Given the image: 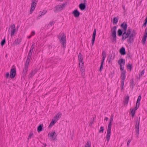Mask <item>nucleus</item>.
Segmentation results:
<instances>
[{"mask_svg":"<svg viewBox=\"0 0 147 147\" xmlns=\"http://www.w3.org/2000/svg\"><path fill=\"white\" fill-rule=\"evenodd\" d=\"M120 26L123 28L122 30L124 31L122 35V40H123L127 38V42H128L130 43H133L134 39L133 38V36H134V33H135V31L134 30H133L132 33H131V29L130 28L128 27L126 31L127 24L126 22H123L121 25Z\"/></svg>","mask_w":147,"mask_h":147,"instance_id":"obj_1","label":"nucleus"},{"mask_svg":"<svg viewBox=\"0 0 147 147\" xmlns=\"http://www.w3.org/2000/svg\"><path fill=\"white\" fill-rule=\"evenodd\" d=\"M103 63H101V65L100 68L99 70L100 71H102V69H103Z\"/></svg>","mask_w":147,"mask_h":147,"instance_id":"obj_40","label":"nucleus"},{"mask_svg":"<svg viewBox=\"0 0 147 147\" xmlns=\"http://www.w3.org/2000/svg\"><path fill=\"white\" fill-rule=\"evenodd\" d=\"M83 2H84V3H84V4H85L86 2V0H84Z\"/></svg>","mask_w":147,"mask_h":147,"instance_id":"obj_58","label":"nucleus"},{"mask_svg":"<svg viewBox=\"0 0 147 147\" xmlns=\"http://www.w3.org/2000/svg\"><path fill=\"white\" fill-rule=\"evenodd\" d=\"M72 14L74 15L76 18L78 17L80 14V13L77 9L74 10L72 12Z\"/></svg>","mask_w":147,"mask_h":147,"instance_id":"obj_11","label":"nucleus"},{"mask_svg":"<svg viewBox=\"0 0 147 147\" xmlns=\"http://www.w3.org/2000/svg\"><path fill=\"white\" fill-rule=\"evenodd\" d=\"M33 135V133L32 132H31L28 136V139H29V138H30L32 137V136Z\"/></svg>","mask_w":147,"mask_h":147,"instance_id":"obj_44","label":"nucleus"},{"mask_svg":"<svg viewBox=\"0 0 147 147\" xmlns=\"http://www.w3.org/2000/svg\"><path fill=\"white\" fill-rule=\"evenodd\" d=\"M47 12L46 10H44L42 12L40 11V13H41L40 15L39 16V17H41L42 15H44Z\"/></svg>","mask_w":147,"mask_h":147,"instance_id":"obj_34","label":"nucleus"},{"mask_svg":"<svg viewBox=\"0 0 147 147\" xmlns=\"http://www.w3.org/2000/svg\"><path fill=\"white\" fill-rule=\"evenodd\" d=\"M125 72L123 71L121 73V91L123 90L124 86V80L125 78Z\"/></svg>","mask_w":147,"mask_h":147,"instance_id":"obj_6","label":"nucleus"},{"mask_svg":"<svg viewBox=\"0 0 147 147\" xmlns=\"http://www.w3.org/2000/svg\"><path fill=\"white\" fill-rule=\"evenodd\" d=\"M80 67L81 69V70H82V69H84V67H83V64H82V65H80Z\"/></svg>","mask_w":147,"mask_h":147,"instance_id":"obj_49","label":"nucleus"},{"mask_svg":"<svg viewBox=\"0 0 147 147\" xmlns=\"http://www.w3.org/2000/svg\"><path fill=\"white\" fill-rule=\"evenodd\" d=\"M130 87L132 88V89L135 85L134 82V80L133 79H131L130 81Z\"/></svg>","mask_w":147,"mask_h":147,"instance_id":"obj_27","label":"nucleus"},{"mask_svg":"<svg viewBox=\"0 0 147 147\" xmlns=\"http://www.w3.org/2000/svg\"><path fill=\"white\" fill-rule=\"evenodd\" d=\"M7 55H5V57H7Z\"/></svg>","mask_w":147,"mask_h":147,"instance_id":"obj_64","label":"nucleus"},{"mask_svg":"<svg viewBox=\"0 0 147 147\" xmlns=\"http://www.w3.org/2000/svg\"><path fill=\"white\" fill-rule=\"evenodd\" d=\"M9 76V72H7L5 74V76L6 77V78H7Z\"/></svg>","mask_w":147,"mask_h":147,"instance_id":"obj_48","label":"nucleus"},{"mask_svg":"<svg viewBox=\"0 0 147 147\" xmlns=\"http://www.w3.org/2000/svg\"><path fill=\"white\" fill-rule=\"evenodd\" d=\"M135 109L134 108H133L132 109H130V111H131L130 113H131V114L132 116L133 117H134V116L135 113L136 111L137 110H135Z\"/></svg>","mask_w":147,"mask_h":147,"instance_id":"obj_25","label":"nucleus"},{"mask_svg":"<svg viewBox=\"0 0 147 147\" xmlns=\"http://www.w3.org/2000/svg\"><path fill=\"white\" fill-rule=\"evenodd\" d=\"M113 115H112L111 116L110 119L109 120V122L108 125V127H111L112 125V122L113 121Z\"/></svg>","mask_w":147,"mask_h":147,"instance_id":"obj_19","label":"nucleus"},{"mask_svg":"<svg viewBox=\"0 0 147 147\" xmlns=\"http://www.w3.org/2000/svg\"><path fill=\"white\" fill-rule=\"evenodd\" d=\"M146 24H147L146 23L144 22V24H143L142 26H146Z\"/></svg>","mask_w":147,"mask_h":147,"instance_id":"obj_56","label":"nucleus"},{"mask_svg":"<svg viewBox=\"0 0 147 147\" xmlns=\"http://www.w3.org/2000/svg\"><path fill=\"white\" fill-rule=\"evenodd\" d=\"M120 69L121 71H123L124 69V65L123 64H120Z\"/></svg>","mask_w":147,"mask_h":147,"instance_id":"obj_43","label":"nucleus"},{"mask_svg":"<svg viewBox=\"0 0 147 147\" xmlns=\"http://www.w3.org/2000/svg\"><path fill=\"white\" fill-rule=\"evenodd\" d=\"M140 117H139V121H138V119L137 120L136 123L135 125V129H136L135 132L136 133V137L137 138L138 137V135L139 134V124H140Z\"/></svg>","mask_w":147,"mask_h":147,"instance_id":"obj_5","label":"nucleus"},{"mask_svg":"<svg viewBox=\"0 0 147 147\" xmlns=\"http://www.w3.org/2000/svg\"><path fill=\"white\" fill-rule=\"evenodd\" d=\"M114 57L115 54H112L110 56V57L109 58V62H110L111 61L113 60L114 59ZM109 57L110 56H109L108 57V58H109Z\"/></svg>","mask_w":147,"mask_h":147,"instance_id":"obj_30","label":"nucleus"},{"mask_svg":"<svg viewBox=\"0 0 147 147\" xmlns=\"http://www.w3.org/2000/svg\"><path fill=\"white\" fill-rule=\"evenodd\" d=\"M79 7L81 10H83L85 9L86 6L84 3H82L79 5Z\"/></svg>","mask_w":147,"mask_h":147,"instance_id":"obj_16","label":"nucleus"},{"mask_svg":"<svg viewBox=\"0 0 147 147\" xmlns=\"http://www.w3.org/2000/svg\"><path fill=\"white\" fill-rule=\"evenodd\" d=\"M10 27V31L11 32V36H13L15 32V25L14 24H12L11 25L9 26Z\"/></svg>","mask_w":147,"mask_h":147,"instance_id":"obj_8","label":"nucleus"},{"mask_svg":"<svg viewBox=\"0 0 147 147\" xmlns=\"http://www.w3.org/2000/svg\"><path fill=\"white\" fill-rule=\"evenodd\" d=\"M34 34H35L34 32L33 31L32 32L31 35H32V36L34 35Z\"/></svg>","mask_w":147,"mask_h":147,"instance_id":"obj_53","label":"nucleus"},{"mask_svg":"<svg viewBox=\"0 0 147 147\" xmlns=\"http://www.w3.org/2000/svg\"><path fill=\"white\" fill-rule=\"evenodd\" d=\"M5 42V38H4L1 41V45L2 46H3L4 45Z\"/></svg>","mask_w":147,"mask_h":147,"instance_id":"obj_39","label":"nucleus"},{"mask_svg":"<svg viewBox=\"0 0 147 147\" xmlns=\"http://www.w3.org/2000/svg\"><path fill=\"white\" fill-rule=\"evenodd\" d=\"M118 62L119 65L120 64H123V65H124L125 63V60L122 59H120L119 60H118Z\"/></svg>","mask_w":147,"mask_h":147,"instance_id":"obj_28","label":"nucleus"},{"mask_svg":"<svg viewBox=\"0 0 147 147\" xmlns=\"http://www.w3.org/2000/svg\"><path fill=\"white\" fill-rule=\"evenodd\" d=\"M90 144L89 142L88 141L84 147H90Z\"/></svg>","mask_w":147,"mask_h":147,"instance_id":"obj_41","label":"nucleus"},{"mask_svg":"<svg viewBox=\"0 0 147 147\" xmlns=\"http://www.w3.org/2000/svg\"><path fill=\"white\" fill-rule=\"evenodd\" d=\"M34 43H33V44L31 46V48H30V49H32V50H33V49H34Z\"/></svg>","mask_w":147,"mask_h":147,"instance_id":"obj_47","label":"nucleus"},{"mask_svg":"<svg viewBox=\"0 0 147 147\" xmlns=\"http://www.w3.org/2000/svg\"><path fill=\"white\" fill-rule=\"evenodd\" d=\"M67 4V2H65L63 3L61 5H57L55 7V8L56 9V10H54V11H59L62 10L65 7Z\"/></svg>","mask_w":147,"mask_h":147,"instance_id":"obj_4","label":"nucleus"},{"mask_svg":"<svg viewBox=\"0 0 147 147\" xmlns=\"http://www.w3.org/2000/svg\"><path fill=\"white\" fill-rule=\"evenodd\" d=\"M58 38L59 42L62 44V47L64 48L65 47L66 43V36L64 33H60L59 34Z\"/></svg>","mask_w":147,"mask_h":147,"instance_id":"obj_2","label":"nucleus"},{"mask_svg":"<svg viewBox=\"0 0 147 147\" xmlns=\"http://www.w3.org/2000/svg\"><path fill=\"white\" fill-rule=\"evenodd\" d=\"M93 122H91V123H90L91 124H92V123H93Z\"/></svg>","mask_w":147,"mask_h":147,"instance_id":"obj_63","label":"nucleus"},{"mask_svg":"<svg viewBox=\"0 0 147 147\" xmlns=\"http://www.w3.org/2000/svg\"><path fill=\"white\" fill-rule=\"evenodd\" d=\"M32 55V53H29L27 56L26 61V62L29 63L30 60L31 58Z\"/></svg>","mask_w":147,"mask_h":147,"instance_id":"obj_22","label":"nucleus"},{"mask_svg":"<svg viewBox=\"0 0 147 147\" xmlns=\"http://www.w3.org/2000/svg\"><path fill=\"white\" fill-rule=\"evenodd\" d=\"M57 121V120L53 119L49 125V127H51L52 126H53V125H54V124L56 123V122Z\"/></svg>","mask_w":147,"mask_h":147,"instance_id":"obj_24","label":"nucleus"},{"mask_svg":"<svg viewBox=\"0 0 147 147\" xmlns=\"http://www.w3.org/2000/svg\"><path fill=\"white\" fill-rule=\"evenodd\" d=\"M43 127L42 124L39 125L37 127V131L40 132L42 130V127Z\"/></svg>","mask_w":147,"mask_h":147,"instance_id":"obj_26","label":"nucleus"},{"mask_svg":"<svg viewBox=\"0 0 147 147\" xmlns=\"http://www.w3.org/2000/svg\"><path fill=\"white\" fill-rule=\"evenodd\" d=\"M21 41L22 39L21 38H17L15 39L14 44L16 45H19L21 42Z\"/></svg>","mask_w":147,"mask_h":147,"instance_id":"obj_18","label":"nucleus"},{"mask_svg":"<svg viewBox=\"0 0 147 147\" xmlns=\"http://www.w3.org/2000/svg\"><path fill=\"white\" fill-rule=\"evenodd\" d=\"M131 142V140H129L128 141L127 143V146H129V143H130Z\"/></svg>","mask_w":147,"mask_h":147,"instance_id":"obj_52","label":"nucleus"},{"mask_svg":"<svg viewBox=\"0 0 147 147\" xmlns=\"http://www.w3.org/2000/svg\"><path fill=\"white\" fill-rule=\"evenodd\" d=\"M53 22H54L53 21H52L51 22H50L48 25V26H52L53 24H54Z\"/></svg>","mask_w":147,"mask_h":147,"instance_id":"obj_45","label":"nucleus"},{"mask_svg":"<svg viewBox=\"0 0 147 147\" xmlns=\"http://www.w3.org/2000/svg\"><path fill=\"white\" fill-rule=\"evenodd\" d=\"M96 29H94L92 34V46L93 45L94 43L96 34Z\"/></svg>","mask_w":147,"mask_h":147,"instance_id":"obj_12","label":"nucleus"},{"mask_svg":"<svg viewBox=\"0 0 147 147\" xmlns=\"http://www.w3.org/2000/svg\"><path fill=\"white\" fill-rule=\"evenodd\" d=\"M104 127L103 126L101 127L100 128V130L99 131V133H102L103 132Z\"/></svg>","mask_w":147,"mask_h":147,"instance_id":"obj_38","label":"nucleus"},{"mask_svg":"<svg viewBox=\"0 0 147 147\" xmlns=\"http://www.w3.org/2000/svg\"><path fill=\"white\" fill-rule=\"evenodd\" d=\"M78 60L79 62L82 63V64H84L83 62V58L81 53H80L78 55Z\"/></svg>","mask_w":147,"mask_h":147,"instance_id":"obj_15","label":"nucleus"},{"mask_svg":"<svg viewBox=\"0 0 147 147\" xmlns=\"http://www.w3.org/2000/svg\"><path fill=\"white\" fill-rule=\"evenodd\" d=\"M144 73V70H143L141 72H140L139 73V78L141 77L142 75H143Z\"/></svg>","mask_w":147,"mask_h":147,"instance_id":"obj_33","label":"nucleus"},{"mask_svg":"<svg viewBox=\"0 0 147 147\" xmlns=\"http://www.w3.org/2000/svg\"><path fill=\"white\" fill-rule=\"evenodd\" d=\"M52 48V47L49 46V49H51Z\"/></svg>","mask_w":147,"mask_h":147,"instance_id":"obj_61","label":"nucleus"},{"mask_svg":"<svg viewBox=\"0 0 147 147\" xmlns=\"http://www.w3.org/2000/svg\"><path fill=\"white\" fill-rule=\"evenodd\" d=\"M129 99V96H127L125 97L124 100L123 101L124 105L127 104L128 103Z\"/></svg>","mask_w":147,"mask_h":147,"instance_id":"obj_23","label":"nucleus"},{"mask_svg":"<svg viewBox=\"0 0 147 147\" xmlns=\"http://www.w3.org/2000/svg\"><path fill=\"white\" fill-rule=\"evenodd\" d=\"M32 36V35H30V36H28L27 37L28 38H30Z\"/></svg>","mask_w":147,"mask_h":147,"instance_id":"obj_60","label":"nucleus"},{"mask_svg":"<svg viewBox=\"0 0 147 147\" xmlns=\"http://www.w3.org/2000/svg\"><path fill=\"white\" fill-rule=\"evenodd\" d=\"M141 96L139 95L138 97V98L137 99L136 102H137V103L140 102V101L141 100Z\"/></svg>","mask_w":147,"mask_h":147,"instance_id":"obj_42","label":"nucleus"},{"mask_svg":"<svg viewBox=\"0 0 147 147\" xmlns=\"http://www.w3.org/2000/svg\"><path fill=\"white\" fill-rule=\"evenodd\" d=\"M144 22L147 23V16L146 17L145 19V20Z\"/></svg>","mask_w":147,"mask_h":147,"instance_id":"obj_57","label":"nucleus"},{"mask_svg":"<svg viewBox=\"0 0 147 147\" xmlns=\"http://www.w3.org/2000/svg\"><path fill=\"white\" fill-rule=\"evenodd\" d=\"M102 60L101 63H103L106 56V55L105 51H103L102 53Z\"/></svg>","mask_w":147,"mask_h":147,"instance_id":"obj_14","label":"nucleus"},{"mask_svg":"<svg viewBox=\"0 0 147 147\" xmlns=\"http://www.w3.org/2000/svg\"><path fill=\"white\" fill-rule=\"evenodd\" d=\"M29 63L25 62L24 64V66L22 74L24 76L26 75L28 70V65Z\"/></svg>","mask_w":147,"mask_h":147,"instance_id":"obj_7","label":"nucleus"},{"mask_svg":"<svg viewBox=\"0 0 147 147\" xmlns=\"http://www.w3.org/2000/svg\"><path fill=\"white\" fill-rule=\"evenodd\" d=\"M122 30L119 29L117 31V34L119 36H122L123 34Z\"/></svg>","mask_w":147,"mask_h":147,"instance_id":"obj_29","label":"nucleus"},{"mask_svg":"<svg viewBox=\"0 0 147 147\" xmlns=\"http://www.w3.org/2000/svg\"><path fill=\"white\" fill-rule=\"evenodd\" d=\"M147 35L144 34V36L142 38V42L144 43V44L145 42H146L147 38Z\"/></svg>","mask_w":147,"mask_h":147,"instance_id":"obj_32","label":"nucleus"},{"mask_svg":"<svg viewBox=\"0 0 147 147\" xmlns=\"http://www.w3.org/2000/svg\"><path fill=\"white\" fill-rule=\"evenodd\" d=\"M108 119V118L107 117H106L105 119V120L107 121Z\"/></svg>","mask_w":147,"mask_h":147,"instance_id":"obj_59","label":"nucleus"},{"mask_svg":"<svg viewBox=\"0 0 147 147\" xmlns=\"http://www.w3.org/2000/svg\"><path fill=\"white\" fill-rule=\"evenodd\" d=\"M36 3H34V2H32L31 6V9L30 11V13L31 14L32 13V11L34 10L35 8Z\"/></svg>","mask_w":147,"mask_h":147,"instance_id":"obj_13","label":"nucleus"},{"mask_svg":"<svg viewBox=\"0 0 147 147\" xmlns=\"http://www.w3.org/2000/svg\"><path fill=\"white\" fill-rule=\"evenodd\" d=\"M55 132L54 131L53 132L51 133L50 134H49V135H50V136L52 138L54 137V136L55 134Z\"/></svg>","mask_w":147,"mask_h":147,"instance_id":"obj_35","label":"nucleus"},{"mask_svg":"<svg viewBox=\"0 0 147 147\" xmlns=\"http://www.w3.org/2000/svg\"><path fill=\"white\" fill-rule=\"evenodd\" d=\"M140 105V102L137 103V102H136V107L134 108L135 109V110H137V109L138 108Z\"/></svg>","mask_w":147,"mask_h":147,"instance_id":"obj_37","label":"nucleus"},{"mask_svg":"<svg viewBox=\"0 0 147 147\" xmlns=\"http://www.w3.org/2000/svg\"><path fill=\"white\" fill-rule=\"evenodd\" d=\"M36 2H37V0H32V2L36 3Z\"/></svg>","mask_w":147,"mask_h":147,"instance_id":"obj_54","label":"nucleus"},{"mask_svg":"<svg viewBox=\"0 0 147 147\" xmlns=\"http://www.w3.org/2000/svg\"><path fill=\"white\" fill-rule=\"evenodd\" d=\"M61 115L62 114L60 112L58 113L54 117L55 119H54L55 120H57V121L61 117Z\"/></svg>","mask_w":147,"mask_h":147,"instance_id":"obj_17","label":"nucleus"},{"mask_svg":"<svg viewBox=\"0 0 147 147\" xmlns=\"http://www.w3.org/2000/svg\"><path fill=\"white\" fill-rule=\"evenodd\" d=\"M81 74L82 76H84V69H82V70H81Z\"/></svg>","mask_w":147,"mask_h":147,"instance_id":"obj_46","label":"nucleus"},{"mask_svg":"<svg viewBox=\"0 0 147 147\" xmlns=\"http://www.w3.org/2000/svg\"><path fill=\"white\" fill-rule=\"evenodd\" d=\"M127 56L128 58H130V53H127Z\"/></svg>","mask_w":147,"mask_h":147,"instance_id":"obj_51","label":"nucleus"},{"mask_svg":"<svg viewBox=\"0 0 147 147\" xmlns=\"http://www.w3.org/2000/svg\"><path fill=\"white\" fill-rule=\"evenodd\" d=\"M16 71L15 69L12 68L10 71V77L11 78H13L16 74Z\"/></svg>","mask_w":147,"mask_h":147,"instance_id":"obj_10","label":"nucleus"},{"mask_svg":"<svg viewBox=\"0 0 147 147\" xmlns=\"http://www.w3.org/2000/svg\"><path fill=\"white\" fill-rule=\"evenodd\" d=\"M117 27L115 26L111 28V31L112 34L111 37L113 42H116V29Z\"/></svg>","mask_w":147,"mask_h":147,"instance_id":"obj_3","label":"nucleus"},{"mask_svg":"<svg viewBox=\"0 0 147 147\" xmlns=\"http://www.w3.org/2000/svg\"><path fill=\"white\" fill-rule=\"evenodd\" d=\"M37 70L35 69L33 71H32L31 73L29 74L28 75V77L29 78H30L32 77L33 76H34V74L36 72Z\"/></svg>","mask_w":147,"mask_h":147,"instance_id":"obj_21","label":"nucleus"},{"mask_svg":"<svg viewBox=\"0 0 147 147\" xmlns=\"http://www.w3.org/2000/svg\"><path fill=\"white\" fill-rule=\"evenodd\" d=\"M118 17H115L113 19V24H116L117 23L118 21Z\"/></svg>","mask_w":147,"mask_h":147,"instance_id":"obj_31","label":"nucleus"},{"mask_svg":"<svg viewBox=\"0 0 147 147\" xmlns=\"http://www.w3.org/2000/svg\"><path fill=\"white\" fill-rule=\"evenodd\" d=\"M39 17V16H38L37 17H36V19H40V18H39V17Z\"/></svg>","mask_w":147,"mask_h":147,"instance_id":"obj_62","label":"nucleus"},{"mask_svg":"<svg viewBox=\"0 0 147 147\" xmlns=\"http://www.w3.org/2000/svg\"><path fill=\"white\" fill-rule=\"evenodd\" d=\"M120 53L123 55H125V49L124 47H122L119 50Z\"/></svg>","mask_w":147,"mask_h":147,"instance_id":"obj_20","label":"nucleus"},{"mask_svg":"<svg viewBox=\"0 0 147 147\" xmlns=\"http://www.w3.org/2000/svg\"><path fill=\"white\" fill-rule=\"evenodd\" d=\"M122 7H123V8L124 10V12H125V11H126V10L125 9V6H124V5H122Z\"/></svg>","mask_w":147,"mask_h":147,"instance_id":"obj_50","label":"nucleus"},{"mask_svg":"<svg viewBox=\"0 0 147 147\" xmlns=\"http://www.w3.org/2000/svg\"><path fill=\"white\" fill-rule=\"evenodd\" d=\"M127 69H129L131 71V65L130 64H128L127 66Z\"/></svg>","mask_w":147,"mask_h":147,"instance_id":"obj_36","label":"nucleus"},{"mask_svg":"<svg viewBox=\"0 0 147 147\" xmlns=\"http://www.w3.org/2000/svg\"><path fill=\"white\" fill-rule=\"evenodd\" d=\"M32 52H33V50L30 49V50L29 51V53H32Z\"/></svg>","mask_w":147,"mask_h":147,"instance_id":"obj_55","label":"nucleus"},{"mask_svg":"<svg viewBox=\"0 0 147 147\" xmlns=\"http://www.w3.org/2000/svg\"><path fill=\"white\" fill-rule=\"evenodd\" d=\"M111 127H108L106 137L107 140L108 142H109V140L110 137L111 136Z\"/></svg>","mask_w":147,"mask_h":147,"instance_id":"obj_9","label":"nucleus"}]
</instances>
